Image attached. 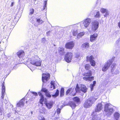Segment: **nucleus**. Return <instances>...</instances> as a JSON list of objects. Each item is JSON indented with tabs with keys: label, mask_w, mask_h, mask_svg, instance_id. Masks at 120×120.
<instances>
[{
	"label": "nucleus",
	"mask_w": 120,
	"mask_h": 120,
	"mask_svg": "<svg viewBox=\"0 0 120 120\" xmlns=\"http://www.w3.org/2000/svg\"><path fill=\"white\" fill-rule=\"evenodd\" d=\"M41 99L40 100V102L41 104H43V102L44 100V98L43 96H41Z\"/></svg>",
	"instance_id": "nucleus-38"
},
{
	"label": "nucleus",
	"mask_w": 120,
	"mask_h": 120,
	"mask_svg": "<svg viewBox=\"0 0 120 120\" xmlns=\"http://www.w3.org/2000/svg\"><path fill=\"white\" fill-rule=\"evenodd\" d=\"M30 70H31V71H32V69H31L30 68Z\"/></svg>",
	"instance_id": "nucleus-60"
},
{
	"label": "nucleus",
	"mask_w": 120,
	"mask_h": 120,
	"mask_svg": "<svg viewBox=\"0 0 120 120\" xmlns=\"http://www.w3.org/2000/svg\"><path fill=\"white\" fill-rule=\"evenodd\" d=\"M38 119L39 120H46L44 117L42 116H39L38 117Z\"/></svg>",
	"instance_id": "nucleus-37"
},
{
	"label": "nucleus",
	"mask_w": 120,
	"mask_h": 120,
	"mask_svg": "<svg viewBox=\"0 0 120 120\" xmlns=\"http://www.w3.org/2000/svg\"><path fill=\"white\" fill-rule=\"evenodd\" d=\"M85 32H83L78 34L77 36V38L79 39L80 38L82 37L85 35Z\"/></svg>",
	"instance_id": "nucleus-27"
},
{
	"label": "nucleus",
	"mask_w": 120,
	"mask_h": 120,
	"mask_svg": "<svg viewBox=\"0 0 120 120\" xmlns=\"http://www.w3.org/2000/svg\"><path fill=\"white\" fill-rule=\"evenodd\" d=\"M98 35L97 33H94L93 35H91L90 37V41L91 42H93L95 40Z\"/></svg>",
	"instance_id": "nucleus-17"
},
{
	"label": "nucleus",
	"mask_w": 120,
	"mask_h": 120,
	"mask_svg": "<svg viewBox=\"0 0 120 120\" xmlns=\"http://www.w3.org/2000/svg\"><path fill=\"white\" fill-rule=\"evenodd\" d=\"M29 0H26V1L28 2V1H29Z\"/></svg>",
	"instance_id": "nucleus-59"
},
{
	"label": "nucleus",
	"mask_w": 120,
	"mask_h": 120,
	"mask_svg": "<svg viewBox=\"0 0 120 120\" xmlns=\"http://www.w3.org/2000/svg\"><path fill=\"white\" fill-rule=\"evenodd\" d=\"M99 118L97 116L95 115L93 118L92 120H99Z\"/></svg>",
	"instance_id": "nucleus-41"
},
{
	"label": "nucleus",
	"mask_w": 120,
	"mask_h": 120,
	"mask_svg": "<svg viewBox=\"0 0 120 120\" xmlns=\"http://www.w3.org/2000/svg\"><path fill=\"white\" fill-rule=\"evenodd\" d=\"M58 83L54 81H52L51 82V85L50 86V89L52 90L56 88Z\"/></svg>",
	"instance_id": "nucleus-11"
},
{
	"label": "nucleus",
	"mask_w": 120,
	"mask_h": 120,
	"mask_svg": "<svg viewBox=\"0 0 120 120\" xmlns=\"http://www.w3.org/2000/svg\"><path fill=\"white\" fill-rule=\"evenodd\" d=\"M42 61L37 55L32 57L30 61V63L37 66H40L41 64Z\"/></svg>",
	"instance_id": "nucleus-1"
},
{
	"label": "nucleus",
	"mask_w": 120,
	"mask_h": 120,
	"mask_svg": "<svg viewBox=\"0 0 120 120\" xmlns=\"http://www.w3.org/2000/svg\"><path fill=\"white\" fill-rule=\"evenodd\" d=\"M73 100L76 102H78L79 101V98L77 97H75L73 98Z\"/></svg>",
	"instance_id": "nucleus-35"
},
{
	"label": "nucleus",
	"mask_w": 120,
	"mask_h": 120,
	"mask_svg": "<svg viewBox=\"0 0 120 120\" xmlns=\"http://www.w3.org/2000/svg\"><path fill=\"white\" fill-rule=\"evenodd\" d=\"M26 103H27V101H26Z\"/></svg>",
	"instance_id": "nucleus-58"
},
{
	"label": "nucleus",
	"mask_w": 120,
	"mask_h": 120,
	"mask_svg": "<svg viewBox=\"0 0 120 120\" xmlns=\"http://www.w3.org/2000/svg\"><path fill=\"white\" fill-rule=\"evenodd\" d=\"M102 104L101 103H99L97 105V107L95 111V112L100 111L102 109Z\"/></svg>",
	"instance_id": "nucleus-13"
},
{
	"label": "nucleus",
	"mask_w": 120,
	"mask_h": 120,
	"mask_svg": "<svg viewBox=\"0 0 120 120\" xmlns=\"http://www.w3.org/2000/svg\"><path fill=\"white\" fill-rule=\"evenodd\" d=\"M45 94L46 96L47 97H48L49 98H50L51 96V95L50 94V93L49 91L48 92H47Z\"/></svg>",
	"instance_id": "nucleus-44"
},
{
	"label": "nucleus",
	"mask_w": 120,
	"mask_h": 120,
	"mask_svg": "<svg viewBox=\"0 0 120 120\" xmlns=\"http://www.w3.org/2000/svg\"><path fill=\"white\" fill-rule=\"evenodd\" d=\"M57 113L59 114L60 112V108H58L57 109Z\"/></svg>",
	"instance_id": "nucleus-49"
},
{
	"label": "nucleus",
	"mask_w": 120,
	"mask_h": 120,
	"mask_svg": "<svg viewBox=\"0 0 120 120\" xmlns=\"http://www.w3.org/2000/svg\"><path fill=\"white\" fill-rule=\"evenodd\" d=\"M92 75V72L91 71H88L86 73H85L84 75L85 76H90Z\"/></svg>",
	"instance_id": "nucleus-29"
},
{
	"label": "nucleus",
	"mask_w": 120,
	"mask_h": 120,
	"mask_svg": "<svg viewBox=\"0 0 120 120\" xmlns=\"http://www.w3.org/2000/svg\"><path fill=\"white\" fill-rule=\"evenodd\" d=\"M75 90L77 92H79L81 90L84 93H85L87 92V88L84 85H81L79 86L78 84H77Z\"/></svg>",
	"instance_id": "nucleus-7"
},
{
	"label": "nucleus",
	"mask_w": 120,
	"mask_h": 120,
	"mask_svg": "<svg viewBox=\"0 0 120 120\" xmlns=\"http://www.w3.org/2000/svg\"><path fill=\"white\" fill-rule=\"evenodd\" d=\"M24 100L23 99L21 100L20 101L17 103V106L18 107H22L24 105Z\"/></svg>",
	"instance_id": "nucleus-21"
},
{
	"label": "nucleus",
	"mask_w": 120,
	"mask_h": 120,
	"mask_svg": "<svg viewBox=\"0 0 120 120\" xmlns=\"http://www.w3.org/2000/svg\"><path fill=\"white\" fill-rule=\"evenodd\" d=\"M116 65L115 64H113L112 65V66H111V68H114L116 66Z\"/></svg>",
	"instance_id": "nucleus-50"
},
{
	"label": "nucleus",
	"mask_w": 120,
	"mask_h": 120,
	"mask_svg": "<svg viewBox=\"0 0 120 120\" xmlns=\"http://www.w3.org/2000/svg\"><path fill=\"white\" fill-rule=\"evenodd\" d=\"M41 91L42 92H44L45 94L48 91V90L45 88H42Z\"/></svg>",
	"instance_id": "nucleus-34"
},
{
	"label": "nucleus",
	"mask_w": 120,
	"mask_h": 120,
	"mask_svg": "<svg viewBox=\"0 0 120 120\" xmlns=\"http://www.w3.org/2000/svg\"><path fill=\"white\" fill-rule=\"evenodd\" d=\"M69 105L71 107L72 109H74L76 105L75 102H71L69 103Z\"/></svg>",
	"instance_id": "nucleus-26"
},
{
	"label": "nucleus",
	"mask_w": 120,
	"mask_h": 120,
	"mask_svg": "<svg viewBox=\"0 0 120 120\" xmlns=\"http://www.w3.org/2000/svg\"><path fill=\"white\" fill-rule=\"evenodd\" d=\"M59 91L58 90H57L55 94L52 95V96L54 97H57L59 95Z\"/></svg>",
	"instance_id": "nucleus-39"
},
{
	"label": "nucleus",
	"mask_w": 120,
	"mask_h": 120,
	"mask_svg": "<svg viewBox=\"0 0 120 120\" xmlns=\"http://www.w3.org/2000/svg\"><path fill=\"white\" fill-rule=\"evenodd\" d=\"M64 49L62 47H60L58 49V52L61 55H63L64 53Z\"/></svg>",
	"instance_id": "nucleus-24"
},
{
	"label": "nucleus",
	"mask_w": 120,
	"mask_h": 120,
	"mask_svg": "<svg viewBox=\"0 0 120 120\" xmlns=\"http://www.w3.org/2000/svg\"><path fill=\"white\" fill-rule=\"evenodd\" d=\"M90 64L91 65L93 66L94 67L95 65V62L94 60H91L90 61Z\"/></svg>",
	"instance_id": "nucleus-32"
},
{
	"label": "nucleus",
	"mask_w": 120,
	"mask_h": 120,
	"mask_svg": "<svg viewBox=\"0 0 120 120\" xmlns=\"http://www.w3.org/2000/svg\"><path fill=\"white\" fill-rule=\"evenodd\" d=\"M91 22V20L90 19L87 18L80 22V26L81 28H83V26L85 28H87L89 26Z\"/></svg>",
	"instance_id": "nucleus-6"
},
{
	"label": "nucleus",
	"mask_w": 120,
	"mask_h": 120,
	"mask_svg": "<svg viewBox=\"0 0 120 120\" xmlns=\"http://www.w3.org/2000/svg\"><path fill=\"white\" fill-rule=\"evenodd\" d=\"M94 57L93 55H91L90 56H87L86 57V60L87 61H90L91 60H93Z\"/></svg>",
	"instance_id": "nucleus-28"
},
{
	"label": "nucleus",
	"mask_w": 120,
	"mask_h": 120,
	"mask_svg": "<svg viewBox=\"0 0 120 120\" xmlns=\"http://www.w3.org/2000/svg\"><path fill=\"white\" fill-rule=\"evenodd\" d=\"M114 120H118L120 116V114L118 112H116L114 113Z\"/></svg>",
	"instance_id": "nucleus-23"
},
{
	"label": "nucleus",
	"mask_w": 120,
	"mask_h": 120,
	"mask_svg": "<svg viewBox=\"0 0 120 120\" xmlns=\"http://www.w3.org/2000/svg\"><path fill=\"white\" fill-rule=\"evenodd\" d=\"M72 56L73 54L71 52H68L65 54L64 59L67 62H70L71 61Z\"/></svg>",
	"instance_id": "nucleus-8"
},
{
	"label": "nucleus",
	"mask_w": 120,
	"mask_h": 120,
	"mask_svg": "<svg viewBox=\"0 0 120 120\" xmlns=\"http://www.w3.org/2000/svg\"><path fill=\"white\" fill-rule=\"evenodd\" d=\"M4 103L5 104H6L7 103V100H5L4 101Z\"/></svg>",
	"instance_id": "nucleus-52"
},
{
	"label": "nucleus",
	"mask_w": 120,
	"mask_h": 120,
	"mask_svg": "<svg viewBox=\"0 0 120 120\" xmlns=\"http://www.w3.org/2000/svg\"><path fill=\"white\" fill-rule=\"evenodd\" d=\"M111 105L108 104H105L104 108V111L106 115L109 116L112 114L114 110L113 108L111 107Z\"/></svg>",
	"instance_id": "nucleus-3"
},
{
	"label": "nucleus",
	"mask_w": 120,
	"mask_h": 120,
	"mask_svg": "<svg viewBox=\"0 0 120 120\" xmlns=\"http://www.w3.org/2000/svg\"><path fill=\"white\" fill-rule=\"evenodd\" d=\"M2 96H1L2 98L3 99L4 96V94L5 91V86H4V82H3L2 85Z\"/></svg>",
	"instance_id": "nucleus-15"
},
{
	"label": "nucleus",
	"mask_w": 120,
	"mask_h": 120,
	"mask_svg": "<svg viewBox=\"0 0 120 120\" xmlns=\"http://www.w3.org/2000/svg\"><path fill=\"white\" fill-rule=\"evenodd\" d=\"M81 56L80 55V54L79 53H78L76 54L75 57L79 59L80 58V57Z\"/></svg>",
	"instance_id": "nucleus-45"
},
{
	"label": "nucleus",
	"mask_w": 120,
	"mask_h": 120,
	"mask_svg": "<svg viewBox=\"0 0 120 120\" xmlns=\"http://www.w3.org/2000/svg\"><path fill=\"white\" fill-rule=\"evenodd\" d=\"M97 98L91 97L88 99L85 102L84 106L86 108H88L91 106Z\"/></svg>",
	"instance_id": "nucleus-2"
},
{
	"label": "nucleus",
	"mask_w": 120,
	"mask_h": 120,
	"mask_svg": "<svg viewBox=\"0 0 120 120\" xmlns=\"http://www.w3.org/2000/svg\"><path fill=\"white\" fill-rule=\"evenodd\" d=\"M72 95H73V96H75V94H72Z\"/></svg>",
	"instance_id": "nucleus-57"
},
{
	"label": "nucleus",
	"mask_w": 120,
	"mask_h": 120,
	"mask_svg": "<svg viewBox=\"0 0 120 120\" xmlns=\"http://www.w3.org/2000/svg\"><path fill=\"white\" fill-rule=\"evenodd\" d=\"M7 116L8 117H9L11 116V115L10 114H7Z\"/></svg>",
	"instance_id": "nucleus-54"
},
{
	"label": "nucleus",
	"mask_w": 120,
	"mask_h": 120,
	"mask_svg": "<svg viewBox=\"0 0 120 120\" xmlns=\"http://www.w3.org/2000/svg\"><path fill=\"white\" fill-rule=\"evenodd\" d=\"M17 54L19 58H22L23 59H24L23 57L24 56L25 53L23 51H21L18 52Z\"/></svg>",
	"instance_id": "nucleus-22"
},
{
	"label": "nucleus",
	"mask_w": 120,
	"mask_h": 120,
	"mask_svg": "<svg viewBox=\"0 0 120 120\" xmlns=\"http://www.w3.org/2000/svg\"><path fill=\"white\" fill-rule=\"evenodd\" d=\"M99 23V22L97 20H95L93 22L91 23V29L88 30L90 33L92 32H94L98 28Z\"/></svg>",
	"instance_id": "nucleus-4"
},
{
	"label": "nucleus",
	"mask_w": 120,
	"mask_h": 120,
	"mask_svg": "<svg viewBox=\"0 0 120 120\" xmlns=\"http://www.w3.org/2000/svg\"><path fill=\"white\" fill-rule=\"evenodd\" d=\"M75 44L73 41H71L67 43L65 45L66 48L71 49L74 46Z\"/></svg>",
	"instance_id": "nucleus-10"
},
{
	"label": "nucleus",
	"mask_w": 120,
	"mask_h": 120,
	"mask_svg": "<svg viewBox=\"0 0 120 120\" xmlns=\"http://www.w3.org/2000/svg\"><path fill=\"white\" fill-rule=\"evenodd\" d=\"M34 9L32 8L30 9V12L29 13V15L33 14L34 13Z\"/></svg>",
	"instance_id": "nucleus-42"
},
{
	"label": "nucleus",
	"mask_w": 120,
	"mask_h": 120,
	"mask_svg": "<svg viewBox=\"0 0 120 120\" xmlns=\"http://www.w3.org/2000/svg\"><path fill=\"white\" fill-rule=\"evenodd\" d=\"M112 70H113V69H112V70H111V71H112Z\"/></svg>",
	"instance_id": "nucleus-61"
},
{
	"label": "nucleus",
	"mask_w": 120,
	"mask_h": 120,
	"mask_svg": "<svg viewBox=\"0 0 120 120\" xmlns=\"http://www.w3.org/2000/svg\"><path fill=\"white\" fill-rule=\"evenodd\" d=\"M84 80L86 81H92L94 79V77L92 76L90 77H84L83 78Z\"/></svg>",
	"instance_id": "nucleus-25"
},
{
	"label": "nucleus",
	"mask_w": 120,
	"mask_h": 120,
	"mask_svg": "<svg viewBox=\"0 0 120 120\" xmlns=\"http://www.w3.org/2000/svg\"><path fill=\"white\" fill-rule=\"evenodd\" d=\"M114 58V57H113L111 59L105 63L102 68V70L103 71L105 72L108 69L111 64L113 61Z\"/></svg>",
	"instance_id": "nucleus-5"
},
{
	"label": "nucleus",
	"mask_w": 120,
	"mask_h": 120,
	"mask_svg": "<svg viewBox=\"0 0 120 120\" xmlns=\"http://www.w3.org/2000/svg\"><path fill=\"white\" fill-rule=\"evenodd\" d=\"M38 94L41 97V96H43L41 93L40 92H38Z\"/></svg>",
	"instance_id": "nucleus-51"
},
{
	"label": "nucleus",
	"mask_w": 120,
	"mask_h": 120,
	"mask_svg": "<svg viewBox=\"0 0 120 120\" xmlns=\"http://www.w3.org/2000/svg\"><path fill=\"white\" fill-rule=\"evenodd\" d=\"M31 115H32V114H33V112H32V111H31Z\"/></svg>",
	"instance_id": "nucleus-56"
},
{
	"label": "nucleus",
	"mask_w": 120,
	"mask_h": 120,
	"mask_svg": "<svg viewBox=\"0 0 120 120\" xmlns=\"http://www.w3.org/2000/svg\"><path fill=\"white\" fill-rule=\"evenodd\" d=\"M13 4H14V3H13V2H12V3H11V6H13Z\"/></svg>",
	"instance_id": "nucleus-55"
},
{
	"label": "nucleus",
	"mask_w": 120,
	"mask_h": 120,
	"mask_svg": "<svg viewBox=\"0 0 120 120\" xmlns=\"http://www.w3.org/2000/svg\"><path fill=\"white\" fill-rule=\"evenodd\" d=\"M35 98L36 97H35L34 95L32 96L30 98V100L31 101H32L34 100L35 99Z\"/></svg>",
	"instance_id": "nucleus-47"
},
{
	"label": "nucleus",
	"mask_w": 120,
	"mask_h": 120,
	"mask_svg": "<svg viewBox=\"0 0 120 120\" xmlns=\"http://www.w3.org/2000/svg\"><path fill=\"white\" fill-rule=\"evenodd\" d=\"M31 93L32 94L34 95V96L36 97V96H38V94L36 92H33L32 91H30Z\"/></svg>",
	"instance_id": "nucleus-46"
},
{
	"label": "nucleus",
	"mask_w": 120,
	"mask_h": 120,
	"mask_svg": "<svg viewBox=\"0 0 120 120\" xmlns=\"http://www.w3.org/2000/svg\"><path fill=\"white\" fill-rule=\"evenodd\" d=\"M100 12L99 11H98L96 13V15L95 16V17L96 18H99L100 16Z\"/></svg>",
	"instance_id": "nucleus-33"
},
{
	"label": "nucleus",
	"mask_w": 120,
	"mask_h": 120,
	"mask_svg": "<svg viewBox=\"0 0 120 120\" xmlns=\"http://www.w3.org/2000/svg\"><path fill=\"white\" fill-rule=\"evenodd\" d=\"M45 5L43 6V10L46 9V7L47 6V2L46 1H45L44 2Z\"/></svg>",
	"instance_id": "nucleus-43"
},
{
	"label": "nucleus",
	"mask_w": 120,
	"mask_h": 120,
	"mask_svg": "<svg viewBox=\"0 0 120 120\" xmlns=\"http://www.w3.org/2000/svg\"><path fill=\"white\" fill-rule=\"evenodd\" d=\"M40 113L43 114H46L47 113V110L44 107H42L39 109Z\"/></svg>",
	"instance_id": "nucleus-20"
},
{
	"label": "nucleus",
	"mask_w": 120,
	"mask_h": 120,
	"mask_svg": "<svg viewBox=\"0 0 120 120\" xmlns=\"http://www.w3.org/2000/svg\"><path fill=\"white\" fill-rule=\"evenodd\" d=\"M94 113L93 114H94V112H93Z\"/></svg>",
	"instance_id": "nucleus-64"
},
{
	"label": "nucleus",
	"mask_w": 120,
	"mask_h": 120,
	"mask_svg": "<svg viewBox=\"0 0 120 120\" xmlns=\"http://www.w3.org/2000/svg\"><path fill=\"white\" fill-rule=\"evenodd\" d=\"M96 83V82L95 81H94L93 82V84H91L90 86V87L91 89V91L93 90L94 87L95 86Z\"/></svg>",
	"instance_id": "nucleus-31"
},
{
	"label": "nucleus",
	"mask_w": 120,
	"mask_h": 120,
	"mask_svg": "<svg viewBox=\"0 0 120 120\" xmlns=\"http://www.w3.org/2000/svg\"><path fill=\"white\" fill-rule=\"evenodd\" d=\"M36 20L37 23L34 24V25L35 26H38V25H40L44 22L40 18H37L36 19Z\"/></svg>",
	"instance_id": "nucleus-16"
},
{
	"label": "nucleus",
	"mask_w": 120,
	"mask_h": 120,
	"mask_svg": "<svg viewBox=\"0 0 120 120\" xmlns=\"http://www.w3.org/2000/svg\"><path fill=\"white\" fill-rule=\"evenodd\" d=\"M59 118L57 117H55L54 119V120H59Z\"/></svg>",
	"instance_id": "nucleus-53"
},
{
	"label": "nucleus",
	"mask_w": 120,
	"mask_h": 120,
	"mask_svg": "<svg viewBox=\"0 0 120 120\" xmlns=\"http://www.w3.org/2000/svg\"><path fill=\"white\" fill-rule=\"evenodd\" d=\"M3 111V109L2 107H0V115H1L2 114V112Z\"/></svg>",
	"instance_id": "nucleus-48"
},
{
	"label": "nucleus",
	"mask_w": 120,
	"mask_h": 120,
	"mask_svg": "<svg viewBox=\"0 0 120 120\" xmlns=\"http://www.w3.org/2000/svg\"><path fill=\"white\" fill-rule=\"evenodd\" d=\"M90 66L89 64H86L85 66V68L86 70H88L90 68Z\"/></svg>",
	"instance_id": "nucleus-40"
},
{
	"label": "nucleus",
	"mask_w": 120,
	"mask_h": 120,
	"mask_svg": "<svg viewBox=\"0 0 120 120\" xmlns=\"http://www.w3.org/2000/svg\"><path fill=\"white\" fill-rule=\"evenodd\" d=\"M74 88H70L68 89L67 91L66 94L67 95L68 94H69L71 93L74 91Z\"/></svg>",
	"instance_id": "nucleus-30"
},
{
	"label": "nucleus",
	"mask_w": 120,
	"mask_h": 120,
	"mask_svg": "<svg viewBox=\"0 0 120 120\" xmlns=\"http://www.w3.org/2000/svg\"><path fill=\"white\" fill-rule=\"evenodd\" d=\"M77 28V26H76L74 29L72 30L71 31V33L72 34L73 36H75L78 34Z\"/></svg>",
	"instance_id": "nucleus-18"
},
{
	"label": "nucleus",
	"mask_w": 120,
	"mask_h": 120,
	"mask_svg": "<svg viewBox=\"0 0 120 120\" xmlns=\"http://www.w3.org/2000/svg\"><path fill=\"white\" fill-rule=\"evenodd\" d=\"M50 77V75L49 73L43 74L42 76V79L43 82L45 83L49 79Z\"/></svg>",
	"instance_id": "nucleus-9"
},
{
	"label": "nucleus",
	"mask_w": 120,
	"mask_h": 120,
	"mask_svg": "<svg viewBox=\"0 0 120 120\" xmlns=\"http://www.w3.org/2000/svg\"><path fill=\"white\" fill-rule=\"evenodd\" d=\"M48 32H47V34H48Z\"/></svg>",
	"instance_id": "nucleus-63"
},
{
	"label": "nucleus",
	"mask_w": 120,
	"mask_h": 120,
	"mask_svg": "<svg viewBox=\"0 0 120 120\" xmlns=\"http://www.w3.org/2000/svg\"><path fill=\"white\" fill-rule=\"evenodd\" d=\"M89 46V43L86 42L82 44L81 47L83 49L85 50V51H86L88 49Z\"/></svg>",
	"instance_id": "nucleus-12"
},
{
	"label": "nucleus",
	"mask_w": 120,
	"mask_h": 120,
	"mask_svg": "<svg viewBox=\"0 0 120 120\" xmlns=\"http://www.w3.org/2000/svg\"><path fill=\"white\" fill-rule=\"evenodd\" d=\"M44 103L47 107V108L48 109L51 108L53 105V102H45Z\"/></svg>",
	"instance_id": "nucleus-19"
},
{
	"label": "nucleus",
	"mask_w": 120,
	"mask_h": 120,
	"mask_svg": "<svg viewBox=\"0 0 120 120\" xmlns=\"http://www.w3.org/2000/svg\"><path fill=\"white\" fill-rule=\"evenodd\" d=\"M1 43V42H0V44Z\"/></svg>",
	"instance_id": "nucleus-62"
},
{
	"label": "nucleus",
	"mask_w": 120,
	"mask_h": 120,
	"mask_svg": "<svg viewBox=\"0 0 120 120\" xmlns=\"http://www.w3.org/2000/svg\"><path fill=\"white\" fill-rule=\"evenodd\" d=\"M64 89L63 88H61L60 91V96H62L64 95Z\"/></svg>",
	"instance_id": "nucleus-36"
},
{
	"label": "nucleus",
	"mask_w": 120,
	"mask_h": 120,
	"mask_svg": "<svg viewBox=\"0 0 120 120\" xmlns=\"http://www.w3.org/2000/svg\"><path fill=\"white\" fill-rule=\"evenodd\" d=\"M100 11L102 13H105V15H104L105 17H106L107 16L109 15V13L107 9L103 8L101 9Z\"/></svg>",
	"instance_id": "nucleus-14"
}]
</instances>
